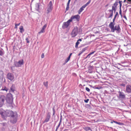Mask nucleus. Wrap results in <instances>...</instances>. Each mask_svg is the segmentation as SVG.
<instances>
[{
    "mask_svg": "<svg viewBox=\"0 0 131 131\" xmlns=\"http://www.w3.org/2000/svg\"><path fill=\"white\" fill-rule=\"evenodd\" d=\"M5 117L7 116L10 117V122L13 123H15L17 121V116L16 115V113H14L12 111L6 110L5 112Z\"/></svg>",
    "mask_w": 131,
    "mask_h": 131,
    "instance_id": "nucleus-1",
    "label": "nucleus"
},
{
    "mask_svg": "<svg viewBox=\"0 0 131 131\" xmlns=\"http://www.w3.org/2000/svg\"><path fill=\"white\" fill-rule=\"evenodd\" d=\"M13 95L10 93H8L5 96V100L10 107L13 108L14 104L13 103Z\"/></svg>",
    "mask_w": 131,
    "mask_h": 131,
    "instance_id": "nucleus-2",
    "label": "nucleus"
},
{
    "mask_svg": "<svg viewBox=\"0 0 131 131\" xmlns=\"http://www.w3.org/2000/svg\"><path fill=\"white\" fill-rule=\"evenodd\" d=\"M113 25L109 26V27L111 29V31L112 32H114L115 30L116 31V32L118 33H119L121 31V29L120 26L119 25Z\"/></svg>",
    "mask_w": 131,
    "mask_h": 131,
    "instance_id": "nucleus-3",
    "label": "nucleus"
},
{
    "mask_svg": "<svg viewBox=\"0 0 131 131\" xmlns=\"http://www.w3.org/2000/svg\"><path fill=\"white\" fill-rule=\"evenodd\" d=\"M78 33V28L77 27H74L72 32L71 33V37L73 38L75 37Z\"/></svg>",
    "mask_w": 131,
    "mask_h": 131,
    "instance_id": "nucleus-4",
    "label": "nucleus"
},
{
    "mask_svg": "<svg viewBox=\"0 0 131 131\" xmlns=\"http://www.w3.org/2000/svg\"><path fill=\"white\" fill-rule=\"evenodd\" d=\"M24 64V60L23 59L20 60L18 61H15L14 62V64L16 67H20L21 65Z\"/></svg>",
    "mask_w": 131,
    "mask_h": 131,
    "instance_id": "nucleus-5",
    "label": "nucleus"
},
{
    "mask_svg": "<svg viewBox=\"0 0 131 131\" xmlns=\"http://www.w3.org/2000/svg\"><path fill=\"white\" fill-rule=\"evenodd\" d=\"M71 21L69 19L68 20V21L66 22H64L62 24V27L63 29H65L68 27L69 26L70 23Z\"/></svg>",
    "mask_w": 131,
    "mask_h": 131,
    "instance_id": "nucleus-6",
    "label": "nucleus"
},
{
    "mask_svg": "<svg viewBox=\"0 0 131 131\" xmlns=\"http://www.w3.org/2000/svg\"><path fill=\"white\" fill-rule=\"evenodd\" d=\"M5 96L4 95H2L0 97V107H1L4 103Z\"/></svg>",
    "mask_w": 131,
    "mask_h": 131,
    "instance_id": "nucleus-7",
    "label": "nucleus"
},
{
    "mask_svg": "<svg viewBox=\"0 0 131 131\" xmlns=\"http://www.w3.org/2000/svg\"><path fill=\"white\" fill-rule=\"evenodd\" d=\"M7 77L8 79L11 81H14V76L13 74L10 73H8L7 75Z\"/></svg>",
    "mask_w": 131,
    "mask_h": 131,
    "instance_id": "nucleus-8",
    "label": "nucleus"
},
{
    "mask_svg": "<svg viewBox=\"0 0 131 131\" xmlns=\"http://www.w3.org/2000/svg\"><path fill=\"white\" fill-rule=\"evenodd\" d=\"M53 8L52 5V2L50 1L49 3L47 6V11L48 13H49L51 11Z\"/></svg>",
    "mask_w": 131,
    "mask_h": 131,
    "instance_id": "nucleus-9",
    "label": "nucleus"
},
{
    "mask_svg": "<svg viewBox=\"0 0 131 131\" xmlns=\"http://www.w3.org/2000/svg\"><path fill=\"white\" fill-rule=\"evenodd\" d=\"M119 96L118 98L122 100H124L125 99V95L124 93L121 91H119Z\"/></svg>",
    "mask_w": 131,
    "mask_h": 131,
    "instance_id": "nucleus-10",
    "label": "nucleus"
},
{
    "mask_svg": "<svg viewBox=\"0 0 131 131\" xmlns=\"http://www.w3.org/2000/svg\"><path fill=\"white\" fill-rule=\"evenodd\" d=\"M80 18V16L78 15H77L74 16H72L69 20H70V21L71 22L73 19H75L77 21H78L79 20Z\"/></svg>",
    "mask_w": 131,
    "mask_h": 131,
    "instance_id": "nucleus-11",
    "label": "nucleus"
},
{
    "mask_svg": "<svg viewBox=\"0 0 131 131\" xmlns=\"http://www.w3.org/2000/svg\"><path fill=\"white\" fill-rule=\"evenodd\" d=\"M51 117L50 113L49 112H48L47 114L45 119L43 122V123H47Z\"/></svg>",
    "mask_w": 131,
    "mask_h": 131,
    "instance_id": "nucleus-12",
    "label": "nucleus"
},
{
    "mask_svg": "<svg viewBox=\"0 0 131 131\" xmlns=\"http://www.w3.org/2000/svg\"><path fill=\"white\" fill-rule=\"evenodd\" d=\"M126 91L128 93H131V85H127L126 86Z\"/></svg>",
    "mask_w": 131,
    "mask_h": 131,
    "instance_id": "nucleus-13",
    "label": "nucleus"
},
{
    "mask_svg": "<svg viewBox=\"0 0 131 131\" xmlns=\"http://www.w3.org/2000/svg\"><path fill=\"white\" fill-rule=\"evenodd\" d=\"M40 4V3H37L35 5V9L37 11L39 12V6Z\"/></svg>",
    "mask_w": 131,
    "mask_h": 131,
    "instance_id": "nucleus-14",
    "label": "nucleus"
},
{
    "mask_svg": "<svg viewBox=\"0 0 131 131\" xmlns=\"http://www.w3.org/2000/svg\"><path fill=\"white\" fill-rule=\"evenodd\" d=\"M5 111L2 109H0V114L1 115L2 118H5Z\"/></svg>",
    "mask_w": 131,
    "mask_h": 131,
    "instance_id": "nucleus-15",
    "label": "nucleus"
},
{
    "mask_svg": "<svg viewBox=\"0 0 131 131\" xmlns=\"http://www.w3.org/2000/svg\"><path fill=\"white\" fill-rule=\"evenodd\" d=\"M47 26V24H46L45 25L42 27V29L38 33L39 34H40L41 33H43L45 32V29L46 28Z\"/></svg>",
    "mask_w": 131,
    "mask_h": 131,
    "instance_id": "nucleus-16",
    "label": "nucleus"
},
{
    "mask_svg": "<svg viewBox=\"0 0 131 131\" xmlns=\"http://www.w3.org/2000/svg\"><path fill=\"white\" fill-rule=\"evenodd\" d=\"M85 7L84 5H83L82 7L80 8L78 11V14H80L81 12L84 10V8H85Z\"/></svg>",
    "mask_w": 131,
    "mask_h": 131,
    "instance_id": "nucleus-17",
    "label": "nucleus"
},
{
    "mask_svg": "<svg viewBox=\"0 0 131 131\" xmlns=\"http://www.w3.org/2000/svg\"><path fill=\"white\" fill-rule=\"evenodd\" d=\"M15 89V85L14 84H13L10 88V90L12 92H14Z\"/></svg>",
    "mask_w": 131,
    "mask_h": 131,
    "instance_id": "nucleus-18",
    "label": "nucleus"
},
{
    "mask_svg": "<svg viewBox=\"0 0 131 131\" xmlns=\"http://www.w3.org/2000/svg\"><path fill=\"white\" fill-rule=\"evenodd\" d=\"M116 18L114 17V18L113 19V22H111L109 25V26H111V25H115V19Z\"/></svg>",
    "mask_w": 131,
    "mask_h": 131,
    "instance_id": "nucleus-19",
    "label": "nucleus"
},
{
    "mask_svg": "<svg viewBox=\"0 0 131 131\" xmlns=\"http://www.w3.org/2000/svg\"><path fill=\"white\" fill-rule=\"evenodd\" d=\"M4 50L2 48L0 49V55L2 56L4 54Z\"/></svg>",
    "mask_w": 131,
    "mask_h": 131,
    "instance_id": "nucleus-20",
    "label": "nucleus"
},
{
    "mask_svg": "<svg viewBox=\"0 0 131 131\" xmlns=\"http://www.w3.org/2000/svg\"><path fill=\"white\" fill-rule=\"evenodd\" d=\"M84 129L86 131H88L89 130L92 131V130H91V128L90 127H84Z\"/></svg>",
    "mask_w": 131,
    "mask_h": 131,
    "instance_id": "nucleus-21",
    "label": "nucleus"
},
{
    "mask_svg": "<svg viewBox=\"0 0 131 131\" xmlns=\"http://www.w3.org/2000/svg\"><path fill=\"white\" fill-rule=\"evenodd\" d=\"M95 52V51H94L90 52L89 53L87 56V57H86V58H89L91 55L93 54Z\"/></svg>",
    "mask_w": 131,
    "mask_h": 131,
    "instance_id": "nucleus-22",
    "label": "nucleus"
},
{
    "mask_svg": "<svg viewBox=\"0 0 131 131\" xmlns=\"http://www.w3.org/2000/svg\"><path fill=\"white\" fill-rule=\"evenodd\" d=\"M2 126L5 128H7V125L6 123H1Z\"/></svg>",
    "mask_w": 131,
    "mask_h": 131,
    "instance_id": "nucleus-23",
    "label": "nucleus"
},
{
    "mask_svg": "<svg viewBox=\"0 0 131 131\" xmlns=\"http://www.w3.org/2000/svg\"><path fill=\"white\" fill-rule=\"evenodd\" d=\"M43 85L46 86V88L47 89L48 87V82L46 81L43 82Z\"/></svg>",
    "mask_w": 131,
    "mask_h": 131,
    "instance_id": "nucleus-24",
    "label": "nucleus"
},
{
    "mask_svg": "<svg viewBox=\"0 0 131 131\" xmlns=\"http://www.w3.org/2000/svg\"><path fill=\"white\" fill-rule=\"evenodd\" d=\"M19 29L20 30V32L21 33H22L24 31V30L23 29V26H21L19 28Z\"/></svg>",
    "mask_w": 131,
    "mask_h": 131,
    "instance_id": "nucleus-25",
    "label": "nucleus"
},
{
    "mask_svg": "<svg viewBox=\"0 0 131 131\" xmlns=\"http://www.w3.org/2000/svg\"><path fill=\"white\" fill-rule=\"evenodd\" d=\"M113 122L114 123L116 124H118L119 125H122V123L119 122H118L116 121H113Z\"/></svg>",
    "mask_w": 131,
    "mask_h": 131,
    "instance_id": "nucleus-26",
    "label": "nucleus"
},
{
    "mask_svg": "<svg viewBox=\"0 0 131 131\" xmlns=\"http://www.w3.org/2000/svg\"><path fill=\"white\" fill-rule=\"evenodd\" d=\"M91 1L89 0L88 2L86 4H84V5L86 7L88 5H89Z\"/></svg>",
    "mask_w": 131,
    "mask_h": 131,
    "instance_id": "nucleus-27",
    "label": "nucleus"
},
{
    "mask_svg": "<svg viewBox=\"0 0 131 131\" xmlns=\"http://www.w3.org/2000/svg\"><path fill=\"white\" fill-rule=\"evenodd\" d=\"M80 43V42L77 41L76 43L75 47L76 48H78V45Z\"/></svg>",
    "mask_w": 131,
    "mask_h": 131,
    "instance_id": "nucleus-28",
    "label": "nucleus"
},
{
    "mask_svg": "<svg viewBox=\"0 0 131 131\" xmlns=\"http://www.w3.org/2000/svg\"><path fill=\"white\" fill-rule=\"evenodd\" d=\"M116 7L114 6H112V9L114 11V12H115L116 10Z\"/></svg>",
    "mask_w": 131,
    "mask_h": 131,
    "instance_id": "nucleus-29",
    "label": "nucleus"
},
{
    "mask_svg": "<svg viewBox=\"0 0 131 131\" xmlns=\"http://www.w3.org/2000/svg\"><path fill=\"white\" fill-rule=\"evenodd\" d=\"M70 57H68L65 60V62H66V63H67L70 60Z\"/></svg>",
    "mask_w": 131,
    "mask_h": 131,
    "instance_id": "nucleus-30",
    "label": "nucleus"
},
{
    "mask_svg": "<svg viewBox=\"0 0 131 131\" xmlns=\"http://www.w3.org/2000/svg\"><path fill=\"white\" fill-rule=\"evenodd\" d=\"M118 4V2H115V3L114 4V5L113 6H114L116 7L117 6Z\"/></svg>",
    "mask_w": 131,
    "mask_h": 131,
    "instance_id": "nucleus-31",
    "label": "nucleus"
},
{
    "mask_svg": "<svg viewBox=\"0 0 131 131\" xmlns=\"http://www.w3.org/2000/svg\"><path fill=\"white\" fill-rule=\"evenodd\" d=\"M87 49L86 48H83L82 50H81V51L83 53L84 52L85 50H86Z\"/></svg>",
    "mask_w": 131,
    "mask_h": 131,
    "instance_id": "nucleus-32",
    "label": "nucleus"
},
{
    "mask_svg": "<svg viewBox=\"0 0 131 131\" xmlns=\"http://www.w3.org/2000/svg\"><path fill=\"white\" fill-rule=\"evenodd\" d=\"M20 23L18 24H15V28H17V26H19L20 25Z\"/></svg>",
    "mask_w": 131,
    "mask_h": 131,
    "instance_id": "nucleus-33",
    "label": "nucleus"
},
{
    "mask_svg": "<svg viewBox=\"0 0 131 131\" xmlns=\"http://www.w3.org/2000/svg\"><path fill=\"white\" fill-rule=\"evenodd\" d=\"M69 5H67V7L66 8V10L67 11L69 9Z\"/></svg>",
    "mask_w": 131,
    "mask_h": 131,
    "instance_id": "nucleus-34",
    "label": "nucleus"
},
{
    "mask_svg": "<svg viewBox=\"0 0 131 131\" xmlns=\"http://www.w3.org/2000/svg\"><path fill=\"white\" fill-rule=\"evenodd\" d=\"M120 9H119V13L120 15L122 16V11L121 9V7H120Z\"/></svg>",
    "mask_w": 131,
    "mask_h": 131,
    "instance_id": "nucleus-35",
    "label": "nucleus"
},
{
    "mask_svg": "<svg viewBox=\"0 0 131 131\" xmlns=\"http://www.w3.org/2000/svg\"><path fill=\"white\" fill-rule=\"evenodd\" d=\"M26 42L27 43H29V39L28 38H27L26 39Z\"/></svg>",
    "mask_w": 131,
    "mask_h": 131,
    "instance_id": "nucleus-36",
    "label": "nucleus"
},
{
    "mask_svg": "<svg viewBox=\"0 0 131 131\" xmlns=\"http://www.w3.org/2000/svg\"><path fill=\"white\" fill-rule=\"evenodd\" d=\"M2 90H3L6 91H7L8 90V89L6 87H5L4 89H2Z\"/></svg>",
    "mask_w": 131,
    "mask_h": 131,
    "instance_id": "nucleus-37",
    "label": "nucleus"
},
{
    "mask_svg": "<svg viewBox=\"0 0 131 131\" xmlns=\"http://www.w3.org/2000/svg\"><path fill=\"white\" fill-rule=\"evenodd\" d=\"M85 89L88 92H89L90 91V89L88 87H86Z\"/></svg>",
    "mask_w": 131,
    "mask_h": 131,
    "instance_id": "nucleus-38",
    "label": "nucleus"
},
{
    "mask_svg": "<svg viewBox=\"0 0 131 131\" xmlns=\"http://www.w3.org/2000/svg\"><path fill=\"white\" fill-rule=\"evenodd\" d=\"M117 16H118V13L117 12H116V14L115 15L114 17H115V18H116V17Z\"/></svg>",
    "mask_w": 131,
    "mask_h": 131,
    "instance_id": "nucleus-39",
    "label": "nucleus"
},
{
    "mask_svg": "<svg viewBox=\"0 0 131 131\" xmlns=\"http://www.w3.org/2000/svg\"><path fill=\"white\" fill-rule=\"evenodd\" d=\"M89 101V99H87L86 100H84V101L86 103H88V102Z\"/></svg>",
    "mask_w": 131,
    "mask_h": 131,
    "instance_id": "nucleus-40",
    "label": "nucleus"
},
{
    "mask_svg": "<svg viewBox=\"0 0 131 131\" xmlns=\"http://www.w3.org/2000/svg\"><path fill=\"white\" fill-rule=\"evenodd\" d=\"M113 13H111L109 17V18L113 16Z\"/></svg>",
    "mask_w": 131,
    "mask_h": 131,
    "instance_id": "nucleus-41",
    "label": "nucleus"
},
{
    "mask_svg": "<svg viewBox=\"0 0 131 131\" xmlns=\"http://www.w3.org/2000/svg\"><path fill=\"white\" fill-rule=\"evenodd\" d=\"M53 115H54V114L55 113V112L54 110V108H53Z\"/></svg>",
    "mask_w": 131,
    "mask_h": 131,
    "instance_id": "nucleus-42",
    "label": "nucleus"
},
{
    "mask_svg": "<svg viewBox=\"0 0 131 131\" xmlns=\"http://www.w3.org/2000/svg\"><path fill=\"white\" fill-rule=\"evenodd\" d=\"M44 54L43 53H42L41 55V58H43L44 57Z\"/></svg>",
    "mask_w": 131,
    "mask_h": 131,
    "instance_id": "nucleus-43",
    "label": "nucleus"
},
{
    "mask_svg": "<svg viewBox=\"0 0 131 131\" xmlns=\"http://www.w3.org/2000/svg\"><path fill=\"white\" fill-rule=\"evenodd\" d=\"M82 53L83 52L81 51L78 54V56H80Z\"/></svg>",
    "mask_w": 131,
    "mask_h": 131,
    "instance_id": "nucleus-44",
    "label": "nucleus"
},
{
    "mask_svg": "<svg viewBox=\"0 0 131 131\" xmlns=\"http://www.w3.org/2000/svg\"><path fill=\"white\" fill-rule=\"evenodd\" d=\"M108 11L110 12H111V13H113V10L112 9L111 10H109Z\"/></svg>",
    "mask_w": 131,
    "mask_h": 131,
    "instance_id": "nucleus-45",
    "label": "nucleus"
},
{
    "mask_svg": "<svg viewBox=\"0 0 131 131\" xmlns=\"http://www.w3.org/2000/svg\"><path fill=\"white\" fill-rule=\"evenodd\" d=\"M71 0H69L67 3V5H69Z\"/></svg>",
    "mask_w": 131,
    "mask_h": 131,
    "instance_id": "nucleus-46",
    "label": "nucleus"
},
{
    "mask_svg": "<svg viewBox=\"0 0 131 131\" xmlns=\"http://www.w3.org/2000/svg\"><path fill=\"white\" fill-rule=\"evenodd\" d=\"M93 71L90 70H89V71H88V72H89L90 73H92L93 72Z\"/></svg>",
    "mask_w": 131,
    "mask_h": 131,
    "instance_id": "nucleus-47",
    "label": "nucleus"
},
{
    "mask_svg": "<svg viewBox=\"0 0 131 131\" xmlns=\"http://www.w3.org/2000/svg\"><path fill=\"white\" fill-rule=\"evenodd\" d=\"M121 2H122L121 1H119V3L120 4V7H121V5H122V4H121Z\"/></svg>",
    "mask_w": 131,
    "mask_h": 131,
    "instance_id": "nucleus-48",
    "label": "nucleus"
},
{
    "mask_svg": "<svg viewBox=\"0 0 131 131\" xmlns=\"http://www.w3.org/2000/svg\"><path fill=\"white\" fill-rule=\"evenodd\" d=\"M95 89H101V87H96L95 88Z\"/></svg>",
    "mask_w": 131,
    "mask_h": 131,
    "instance_id": "nucleus-49",
    "label": "nucleus"
},
{
    "mask_svg": "<svg viewBox=\"0 0 131 131\" xmlns=\"http://www.w3.org/2000/svg\"><path fill=\"white\" fill-rule=\"evenodd\" d=\"M82 41V40L81 39H79L77 41H78V42L79 41Z\"/></svg>",
    "mask_w": 131,
    "mask_h": 131,
    "instance_id": "nucleus-50",
    "label": "nucleus"
},
{
    "mask_svg": "<svg viewBox=\"0 0 131 131\" xmlns=\"http://www.w3.org/2000/svg\"><path fill=\"white\" fill-rule=\"evenodd\" d=\"M72 54V53H71L70 54V55H69V56L68 57H70H70H71V56Z\"/></svg>",
    "mask_w": 131,
    "mask_h": 131,
    "instance_id": "nucleus-51",
    "label": "nucleus"
},
{
    "mask_svg": "<svg viewBox=\"0 0 131 131\" xmlns=\"http://www.w3.org/2000/svg\"><path fill=\"white\" fill-rule=\"evenodd\" d=\"M60 124H59L57 128H58L60 126Z\"/></svg>",
    "mask_w": 131,
    "mask_h": 131,
    "instance_id": "nucleus-52",
    "label": "nucleus"
},
{
    "mask_svg": "<svg viewBox=\"0 0 131 131\" xmlns=\"http://www.w3.org/2000/svg\"><path fill=\"white\" fill-rule=\"evenodd\" d=\"M124 18H125L127 20V18L126 17V16L125 15L124 16Z\"/></svg>",
    "mask_w": 131,
    "mask_h": 131,
    "instance_id": "nucleus-53",
    "label": "nucleus"
},
{
    "mask_svg": "<svg viewBox=\"0 0 131 131\" xmlns=\"http://www.w3.org/2000/svg\"><path fill=\"white\" fill-rule=\"evenodd\" d=\"M14 67H12L11 68V70H13V68H14Z\"/></svg>",
    "mask_w": 131,
    "mask_h": 131,
    "instance_id": "nucleus-54",
    "label": "nucleus"
},
{
    "mask_svg": "<svg viewBox=\"0 0 131 131\" xmlns=\"http://www.w3.org/2000/svg\"><path fill=\"white\" fill-rule=\"evenodd\" d=\"M62 116H61V117H60V120L62 121Z\"/></svg>",
    "mask_w": 131,
    "mask_h": 131,
    "instance_id": "nucleus-55",
    "label": "nucleus"
},
{
    "mask_svg": "<svg viewBox=\"0 0 131 131\" xmlns=\"http://www.w3.org/2000/svg\"><path fill=\"white\" fill-rule=\"evenodd\" d=\"M61 121H61V120H60V122H59V124H61Z\"/></svg>",
    "mask_w": 131,
    "mask_h": 131,
    "instance_id": "nucleus-56",
    "label": "nucleus"
},
{
    "mask_svg": "<svg viewBox=\"0 0 131 131\" xmlns=\"http://www.w3.org/2000/svg\"><path fill=\"white\" fill-rule=\"evenodd\" d=\"M108 5V4L105 5V7H107Z\"/></svg>",
    "mask_w": 131,
    "mask_h": 131,
    "instance_id": "nucleus-57",
    "label": "nucleus"
},
{
    "mask_svg": "<svg viewBox=\"0 0 131 131\" xmlns=\"http://www.w3.org/2000/svg\"><path fill=\"white\" fill-rule=\"evenodd\" d=\"M58 129V128H56V131H57V130Z\"/></svg>",
    "mask_w": 131,
    "mask_h": 131,
    "instance_id": "nucleus-58",
    "label": "nucleus"
},
{
    "mask_svg": "<svg viewBox=\"0 0 131 131\" xmlns=\"http://www.w3.org/2000/svg\"><path fill=\"white\" fill-rule=\"evenodd\" d=\"M66 62H65V63H64L63 64V65H65V64H66Z\"/></svg>",
    "mask_w": 131,
    "mask_h": 131,
    "instance_id": "nucleus-59",
    "label": "nucleus"
},
{
    "mask_svg": "<svg viewBox=\"0 0 131 131\" xmlns=\"http://www.w3.org/2000/svg\"><path fill=\"white\" fill-rule=\"evenodd\" d=\"M114 123V122H113V121H112L111 122V123Z\"/></svg>",
    "mask_w": 131,
    "mask_h": 131,
    "instance_id": "nucleus-60",
    "label": "nucleus"
}]
</instances>
